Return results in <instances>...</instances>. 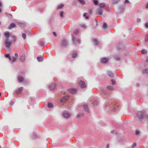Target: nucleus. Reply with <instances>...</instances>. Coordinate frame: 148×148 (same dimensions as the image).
Listing matches in <instances>:
<instances>
[{
    "label": "nucleus",
    "instance_id": "1",
    "mask_svg": "<svg viewBox=\"0 0 148 148\" xmlns=\"http://www.w3.org/2000/svg\"><path fill=\"white\" fill-rule=\"evenodd\" d=\"M145 114V112L140 111L138 112L137 113V116L140 119H143L144 118V115Z\"/></svg>",
    "mask_w": 148,
    "mask_h": 148
},
{
    "label": "nucleus",
    "instance_id": "2",
    "mask_svg": "<svg viewBox=\"0 0 148 148\" xmlns=\"http://www.w3.org/2000/svg\"><path fill=\"white\" fill-rule=\"evenodd\" d=\"M72 40L73 41L74 44L78 45L80 43V40L79 39L76 38L73 35H72Z\"/></svg>",
    "mask_w": 148,
    "mask_h": 148
},
{
    "label": "nucleus",
    "instance_id": "3",
    "mask_svg": "<svg viewBox=\"0 0 148 148\" xmlns=\"http://www.w3.org/2000/svg\"><path fill=\"white\" fill-rule=\"evenodd\" d=\"M8 38H6V40L5 41L4 43L6 47L7 48H9L12 44V42L9 41Z\"/></svg>",
    "mask_w": 148,
    "mask_h": 148
},
{
    "label": "nucleus",
    "instance_id": "4",
    "mask_svg": "<svg viewBox=\"0 0 148 148\" xmlns=\"http://www.w3.org/2000/svg\"><path fill=\"white\" fill-rule=\"evenodd\" d=\"M79 84L80 86L82 88H85L86 87L85 82L83 81L80 80Z\"/></svg>",
    "mask_w": 148,
    "mask_h": 148
},
{
    "label": "nucleus",
    "instance_id": "5",
    "mask_svg": "<svg viewBox=\"0 0 148 148\" xmlns=\"http://www.w3.org/2000/svg\"><path fill=\"white\" fill-rule=\"evenodd\" d=\"M103 9L98 8L96 10V13L97 14L101 15L103 13Z\"/></svg>",
    "mask_w": 148,
    "mask_h": 148
},
{
    "label": "nucleus",
    "instance_id": "6",
    "mask_svg": "<svg viewBox=\"0 0 148 148\" xmlns=\"http://www.w3.org/2000/svg\"><path fill=\"white\" fill-rule=\"evenodd\" d=\"M69 96L66 95L63 97L60 100L61 102L65 103L69 99Z\"/></svg>",
    "mask_w": 148,
    "mask_h": 148
},
{
    "label": "nucleus",
    "instance_id": "7",
    "mask_svg": "<svg viewBox=\"0 0 148 148\" xmlns=\"http://www.w3.org/2000/svg\"><path fill=\"white\" fill-rule=\"evenodd\" d=\"M62 114L66 118H68L71 116V114L70 113L66 112H63L62 113Z\"/></svg>",
    "mask_w": 148,
    "mask_h": 148
},
{
    "label": "nucleus",
    "instance_id": "8",
    "mask_svg": "<svg viewBox=\"0 0 148 148\" xmlns=\"http://www.w3.org/2000/svg\"><path fill=\"white\" fill-rule=\"evenodd\" d=\"M62 46L63 47H66L68 45V42L67 40L65 39H63L62 41Z\"/></svg>",
    "mask_w": 148,
    "mask_h": 148
},
{
    "label": "nucleus",
    "instance_id": "9",
    "mask_svg": "<svg viewBox=\"0 0 148 148\" xmlns=\"http://www.w3.org/2000/svg\"><path fill=\"white\" fill-rule=\"evenodd\" d=\"M23 88L22 87L19 88L17 90H15V93L16 94H19L21 93L23 90Z\"/></svg>",
    "mask_w": 148,
    "mask_h": 148
},
{
    "label": "nucleus",
    "instance_id": "10",
    "mask_svg": "<svg viewBox=\"0 0 148 148\" xmlns=\"http://www.w3.org/2000/svg\"><path fill=\"white\" fill-rule=\"evenodd\" d=\"M4 35L6 38H8L10 37L11 34H10L9 31H6L4 33Z\"/></svg>",
    "mask_w": 148,
    "mask_h": 148
},
{
    "label": "nucleus",
    "instance_id": "11",
    "mask_svg": "<svg viewBox=\"0 0 148 148\" xmlns=\"http://www.w3.org/2000/svg\"><path fill=\"white\" fill-rule=\"evenodd\" d=\"M17 79L19 83L22 82L23 80V78L22 75H19L18 76Z\"/></svg>",
    "mask_w": 148,
    "mask_h": 148
},
{
    "label": "nucleus",
    "instance_id": "12",
    "mask_svg": "<svg viewBox=\"0 0 148 148\" xmlns=\"http://www.w3.org/2000/svg\"><path fill=\"white\" fill-rule=\"evenodd\" d=\"M68 90L70 92L73 94L75 93L76 91V89L73 88L69 89Z\"/></svg>",
    "mask_w": 148,
    "mask_h": 148
},
{
    "label": "nucleus",
    "instance_id": "13",
    "mask_svg": "<svg viewBox=\"0 0 148 148\" xmlns=\"http://www.w3.org/2000/svg\"><path fill=\"white\" fill-rule=\"evenodd\" d=\"M44 60L42 56H38L37 60L39 62H41L43 61Z\"/></svg>",
    "mask_w": 148,
    "mask_h": 148
},
{
    "label": "nucleus",
    "instance_id": "14",
    "mask_svg": "<svg viewBox=\"0 0 148 148\" xmlns=\"http://www.w3.org/2000/svg\"><path fill=\"white\" fill-rule=\"evenodd\" d=\"M16 26V25L15 23H11L8 27L9 29H11L12 27H15Z\"/></svg>",
    "mask_w": 148,
    "mask_h": 148
},
{
    "label": "nucleus",
    "instance_id": "15",
    "mask_svg": "<svg viewBox=\"0 0 148 148\" xmlns=\"http://www.w3.org/2000/svg\"><path fill=\"white\" fill-rule=\"evenodd\" d=\"M83 106L84 110L88 112H89V108H88V106L86 104H84L83 105Z\"/></svg>",
    "mask_w": 148,
    "mask_h": 148
},
{
    "label": "nucleus",
    "instance_id": "16",
    "mask_svg": "<svg viewBox=\"0 0 148 148\" xmlns=\"http://www.w3.org/2000/svg\"><path fill=\"white\" fill-rule=\"evenodd\" d=\"M125 6H120L119 7V11L120 12H123L125 9Z\"/></svg>",
    "mask_w": 148,
    "mask_h": 148
},
{
    "label": "nucleus",
    "instance_id": "17",
    "mask_svg": "<svg viewBox=\"0 0 148 148\" xmlns=\"http://www.w3.org/2000/svg\"><path fill=\"white\" fill-rule=\"evenodd\" d=\"M101 61L103 63H106L108 61V59L106 58H102L101 59Z\"/></svg>",
    "mask_w": 148,
    "mask_h": 148
},
{
    "label": "nucleus",
    "instance_id": "18",
    "mask_svg": "<svg viewBox=\"0 0 148 148\" xmlns=\"http://www.w3.org/2000/svg\"><path fill=\"white\" fill-rule=\"evenodd\" d=\"M38 43L39 45L42 48V47L45 44V43L42 40H39V41Z\"/></svg>",
    "mask_w": 148,
    "mask_h": 148
},
{
    "label": "nucleus",
    "instance_id": "19",
    "mask_svg": "<svg viewBox=\"0 0 148 148\" xmlns=\"http://www.w3.org/2000/svg\"><path fill=\"white\" fill-rule=\"evenodd\" d=\"M107 73L108 75L111 77H113L114 76L113 74L112 71L110 70H108L107 71Z\"/></svg>",
    "mask_w": 148,
    "mask_h": 148
},
{
    "label": "nucleus",
    "instance_id": "20",
    "mask_svg": "<svg viewBox=\"0 0 148 148\" xmlns=\"http://www.w3.org/2000/svg\"><path fill=\"white\" fill-rule=\"evenodd\" d=\"M49 88L51 90H53L55 88V84H52L49 86Z\"/></svg>",
    "mask_w": 148,
    "mask_h": 148
},
{
    "label": "nucleus",
    "instance_id": "21",
    "mask_svg": "<svg viewBox=\"0 0 148 148\" xmlns=\"http://www.w3.org/2000/svg\"><path fill=\"white\" fill-rule=\"evenodd\" d=\"M31 137L33 139H35L37 138V133L36 132H33L32 133V134Z\"/></svg>",
    "mask_w": 148,
    "mask_h": 148
},
{
    "label": "nucleus",
    "instance_id": "22",
    "mask_svg": "<svg viewBox=\"0 0 148 148\" xmlns=\"http://www.w3.org/2000/svg\"><path fill=\"white\" fill-rule=\"evenodd\" d=\"M98 5L99 7V8L103 9L105 6V4L103 3H99Z\"/></svg>",
    "mask_w": 148,
    "mask_h": 148
},
{
    "label": "nucleus",
    "instance_id": "23",
    "mask_svg": "<svg viewBox=\"0 0 148 148\" xmlns=\"http://www.w3.org/2000/svg\"><path fill=\"white\" fill-rule=\"evenodd\" d=\"M114 58L116 60H119L120 59V57L117 55H114Z\"/></svg>",
    "mask_w": 148,
    "mask_h": 148
},
{
    "label": "nucleus",
    "instance_id": "24",
    "mask_svg": "<svg viewBox=\"0 0 148 148\" xmlns=\"http://www.w3.org/2000/svg\"><path fill=\"white\" fill-rule=\"evenodd\" d=\"M77 56V53L76 52L73 51L72 55V57L73 58H75Z\"/></svg>",
    "mask_w": 148,
    "mask_h": 148
},
{
    "label": "nucleus",
    "instance_id": "25",
    "mask_svg": "<svg viewBox=\"0 0 148 148\" xmlns=\"http://www.w3.org/2000/svg\"><path fill=\"white\" fill-rule=\"evenodd\" d=\"M25 59V57L23 56H22L20 57V60L21 62H23L24 61Z\"/></svg>",
    "mask_w": 148,
    "mask_h": 148
},
{
    "label": "nucleus",
    "instance_id": "26",
    "mask_svg": "<svg viewBox=\"0 0 148 148\" xmlns=\"http://www.w3.org/2000/svg\"><path fill=\"white\" fill-rule=\"evenodd\" d=\"M107 27V25L106 23L104 22L103 23V25L102 27L103 28V29H106Z\"/></svg>",
    "mask_w": 148,
    "mask_h": 148
},
{
    "label": "nucleus",
    "instance_id": "27",
    "mask_svg": "<svg viewBox=\"0 0 148 148\" xmlns=\"http://www.w3.org/2000/svg\"><path fill=\"white\" fill-rule=\"evenodd\" d=\"M93 42L95 45H97L98 44V41L96 38H94L93 39Z\"/></svg>",
    "mask_w": 148,
    "mask_h": 148
},
{
    "label": "nucleus",
    "instance_id": "28",
    "mask_svg": "<svg viewBox=\"0 0 148 148\" xmlns=\"http://www.w3.org/2000/svg\"><path fill=\"white\" fill-rule=\"evenodd\" d=\"M64 5L63 4H62L60 5H59L58 6L57 9H61V8H62L64 7Z\"/></svg>",
    "mask_w": 148,
    "mask_h": 148
},
{
    "label": "nucleus",
    "instance_id": "29",
    "mask_svg": "<svg viewBox=\"0 0 148 148\" xmlns=\"http://www.w3.org/2000/svg\"><path fill=\"white\" fill-rule=\"evenodd\" d=\"M10 37H12L13 38V41L14 42H15L16 40V37L15 36H13L12 35H11Z\"/></svg>",
    "mask_w": 148,
    "mask_h": 148
},
{
    "label": "nucleus",
    "instance_id": "30",
    "mask_svg": "<svg viewBox=\"0 0 148 148\" xmlns=\"http://www.w3.org/2000/svg\"><path fill=\"white\" fill-rule=\"evenodd\" d=\"M78 1L82 5H84L85 3V2L84 0H78Z\"/></svg>",
    "mask_w": 148,
    "mask_h": 148
},
{
    "label": "nucleus",
    "instance_id": "31",
    "mask_svg": "<svg viewBox=\"0 0 148 148\" xmlns=\"http://www.w3.org/2000/svg\"><path fill=\"white\" fill-rule=\"evenodd\" d=\"M84 115V114L83 113H79L77 114L76 116L78 117H80L83 116Z\"/></svg>",
    "mask_w": 148,
    "mask_h": 148
},
{
    "label": "nucleus",
    "instance_id": "32",
    "mask_svg": "<svg viewBox=\"0 0 148 148\" xmlns=\"http://www.w3.org/2000/svg\"><path fill=\"white\" fill-rule=\"evenodd\" d=\"M141 52L143 54H146L147 53V51L145 49H143L141 51Z\"/></svg>",
    "mask_w": 148,
    "mask_h": 148
},
{
    "label": "nucleus",
    "instance_id": "33",
    "mask_svg": "<svg viewBox=\"0 0 148 148\" xmlns=\"http://www.w3.org/2000/svg\"><path fill=\"white\" fill-rule=\"evenodd\" d=\"M107 88L109 90H114L113 87L111 86H107Z\"/></svg>",
    "mask_w": 148,
    "mask_h": 148
},
{
    "label": "nucleus",
    "instance_id": "34",
    "mask_svg": "<svg viewBox=\"0 0 148 148\" xmlns=\"http://www.w3.org/2000/svg\"><path fill=\"white\" fill-rule=\"evenodd\" d=\"M19 25L21 27H24L25 26V23H18Z\"/></svg>",
    "mask_w": 148,
    "mask_h": 148
},
{
    "label": "nucleus",
    "instance_id": "35",
    "mask_svg": "<svg viewBox=\"0 0 148 148\" xmlns=\"http://www.w3.org/2000/svg\"><path fill=\"white\" fill-rule=\"evenodd\" d=\"M143 73H146L148 74V69H143Z\"/></svg>",
    "mask_w": 148,
    "mask_h": 148
},
{
    "label": "nucleus",
    "instance_id": "36",
    "mask_svg": "<svg viewBox=\"0 0 148 148\" xmlns=\"http://www.w3.org/2000/svg\"><path fill=\"white\" fill-rule=\"evenodd\" d=\"M22 37L24 40H25L26 38V35L25 33H23L22 34Z\"/></svg>",
    "mask_w": 148,
    "mask_h": 148
},
{
    "label": "nucleus",
    "instance_id": "37",
    "mask_svg": "<svg viewBox=\"0 0 148 148\" xmlns=\"http://www.w3.org/2000/svg\"><path fill=\"white\" fill-rule=\"evenodd\" d=\"M93 2L95 5H97L98 4V2L97 0H93Z\"/></svg>",
    "mask_w": 148,
    "mask_h": 148
},
{
    "label": "nucleus",
    "instance_id": "38",
    "mask_svg": "<svg viewBox=\"0 0 148 148\" xmlns=\"http://www.w3.org/2000/svg\"><path fill=\"white\" fill-rule=\"evenodd\" d=\"M48 106L49 107L51 108L53 107V104L51 103H49L48 104Z\"/></svg>",
    "mask_w": 148,
    "mask_h": 148
},
{
    "label": "nucleus",
    "instance_id": "39",
    "mask_svg": "<svg viewBox=\"0 0 148 148\" xmlns=\"http://www.w3.org/2000/svg\"><path fill=\"white\" fill-rule=\"evenodd\" d=\"M98 103V102L97 101H94L93 102V105L95 106H96V105H97Z\"/></svg>",
    "mask_w": 148,
    "mask_h": 148
},
{
    "label": "nucleus",
    "instance_id": "40",
    "mask_svg": "<svg viewBox=\"0 0 148 148\" xmlns=\"http://www.w3.org/2000/svg\"><path fill=\"white\" fill-rule=\"evenodd\" d=\"M2 6V2L0 1V13L1 12L2 9L1 7Z\"/></svg>",
    "mask_w": 148,
    "mask_h": 148
},
{
    "label": "nucleus",
    "instance_id": "41",
    "mask_svg": "<svg viewBox=\"0 0 148 148\" xmlns=\"http://www.w3.org/2000/svg\"><path fill=\"white\" fill-rule=\"evenodd\" d=\"M64 13V12L63 11H61L60 12V15L61 17H64V15H63Z\"/></svg>",
    "mask_w": 148,
    "mask_h": 148
},
{
    "label": "nucleus",
    "instance_id": "42",
    "mask_svg": "<svg viewBox=\"0 0 148 148\" xmlns=\"http://www.w3.org/2000/svg\"><path fill=\"white\" fill-rule=\"evenodd\" d=\"M79 32V30L77 29H76L73 32V33L75 34H77Z\"/></svg>",
    "mask_w": 148,
    "mask_h": 148
},
{
    "label": "nucleus",
    "instance_id": "43",
    "mask_svg": "<svg viewBox=\"0 0 148 148\" xmlns=\"http://www.w3.org/2000/svg\"><path fill=\"white\" fill-rule=\"evenodd\" d=\"M79 26L80 27H83V28H85L86 27V26L84 24H80L79 25Z\"/></svg>",
    "mask_w": 148,
    "mask_h": 148
},
{
    "label": "nucleus",
    "instance_id": "44",
    "mask_svg": "<svg viewBox=\"0 0 148 148\" xmlns=\"http://www.w3.org/2000/svg\"><path fill=\"white\" fill-rule=\"evenodd\" d=\"M5 56L6 58H8L10 57V56L9 54L7 53V54H5Z\"/></svg>",
    "mask_w": 148,
    "mask_h": 148
},
{
    "label": "nucleus",
    "instance_id": "45",
    "mask_svg": "<svg viewBox=\"0 0 148 148\" xmlns=\"http://www.w3.org/2000/svg\"><path fill=\"white\" fill-rule=\"evenodd\" d=\"M119 1V0H113L112 3H113L115 4L117 3Z\"/></svg>",
    "mask_w": 148,
    "mask_h": 148
},
{
    "label": "nucleus",
    "instance_id": "46",
    "mask_svg": "<svg viewBox=\"0 0 148 148\" xmlns=\"http://www.w3.org/2000/svg\"><path fill=\"white\" fill-rule=\"evenodd\" d=\"M144 118H145L146 119H148V114H147L145 112V114L144 115Z\"/></svg>",
    "mask_w": 148,
    "mask_h": 148
},
{
    "label": "nucleus",
    "instance_id": "47",
    "mask_svg": "<svg viewBox=\"0 0 148 148\" xmlns=\"http://www.w3.org/2000/svg\"><path fill=\"white\" fill-rule=\"evenodd\" d=\"M7 16L9 18H12V16L11 14H8L7 15Z\"/></svg>",
    "mask_w": 148,
    "mask_h": 148
},
{
    "label": "nucleus",
    "instance_id": "48",
    "mask_svg": "<svg viewBox=\"0 0 148 148\" xmlns=\"http://www.w3.org/2000/svg\"><path fill=\"white\" fill-rule=\"evenodd\" d=\"M136 145V143H133L132 145V148H134L135 147Z\"/></svg>",
    "mask_w": 148,
    "mask_h": 148
},
{
    "label": "nucleus",
    "instance_id": "49",
    "mask_svg": "<svg viewBox=\"0 0 148 148\" xmlns=\"http://www.w3.org/2000/svg\"><path fill=\"white\" fill-rule=\"evenodd\" d=\"M12 58H13V59H12V61L13 62H14L16 60V58H15L14 57H13Z\"/></svg>",
    "mask_w": 148,
    "mask_h": 148
},
{
    "label": "nucleus",
    "instance_id": "50",
    "mask_svg": "<svg viewBox=\"0 0 148 148\" xmlns=\"http://www.w3.org/2000/svg\"><path fill=\"white\" fill-rule=\"evenodd\" d=\"M145 26L147 28H148V22H146L145 23Z\"/></svg>",
    "mask_w": 148,
    "mask_h": 148
},
{
    "label": "nucleus",
    "instance_id": "51",
    "mask_svg": "<svg viewBox=\"0 0 148 148\" xmlns=\"http://www.w3.org/2000/svg\"><path fill=\"white\" fill-rule=\"evenodd\" d=\"M145 42H146L148 41V36H147L145 37Z\"/></svg>",
    "mask_w": 148,
    "mask_h": 148
},
{
    "label": "nucleus",
    "instance_id": "52",
    "mask_svg": "<svg viewBox=\"0 0 148 148\" xmlns=\"http://www.w3.org/2000/svg\"><path fill=\"white\" fill-rule=\"evenodd\" d=\"M92 10L91 9H89V13L90 14H92Z\"/></svg>",
    "mask_w": 148,
    "mask_h": 148
},
{
    "label": "nucleus",
    "instance_id": "53",
    "mask_svg": "<svg viewBox=\"0 0 148 148\" xmlns=\"http://www.w3.org/2000/svg\"><path fill=\"white\" fill-rule=\"evenodd\" d=\"M111 81H112V84H113V85H114V84H115V82L113 80V79H112L111 80Z\"/></svg>",
    "mask_w": 148,
    "mask_h": 148
},
{
    "label": "nucleus",
    "instance_id": "54",
    "mask_svg": "<svg viewBox=\"0 0 148 148\" xmlns=\"http://www.w3.org/2000/svg\"><path fill=\"white\" fill-rule=\"evenodd\" d=\"M141 20L140 18H137V22L139 23L140 22Z\"/></svg>",
    "mask_w": 148,
    "mask_h": 148
},
{
    "label": "nucleus",
    "instance_id": "55",
    "mask_svg": "<svg viewBox=\"0 0 148 148\" xmlns=\"http://www.w3.org/2000/svg\"><path fill=\"white\" fill-rule=\"evenodd\" d=\"M14 104V102L13 101H11L10 103V105L11 106H12Z\"/></svg>",
    "mask_w": 148,
    "mask_h": 148
},
{
    "label": "nucleus",
    "instance_id": "56",
    "mask_svg": "<svg viewBox=\"0 0 148 148\" xmlns=\"http://www.w3.org/2000/svg\"><path fill=\"white\" fill-rule=\"evenodd\" d=\"M112 110L113 112H115L116 111V109H115V108L114 106H113L112 107Z\"/></svg>",
    "mask_w": 148,
    "mask_h": 148
},
{
    "label": "nucleus",
    "instance_id": "57",
    "mask_svg": "<svg viewBox=\"0 0 148 148\" xmlns=\"http://www.w3.org/2000/svg\"><path fill=\"white\" fill-rule=\"evenodd\" d=\"M111 132L112 133H116V130H113L111 131Z\"/></svg>",
    "mask_w": 148,
    "mask_h": 148
},
{
    "label": "nucleus",
    "instance_id": "58",
    "mask_svg": "<svg viewBox=\"0 0 148 148\" xmlns=\"http://www.w3.org/2000/svg\"><path fill=\"white\" fill-rule=\"evenodd\" d=\"M139 134V132L138 131H136V134L137 135H138Z\"/></svg>",
    "mask_w": 148,
    "mask_h": 148
},
{
    "label": "nucleus",
    "instance_id": "59",
    "mask_svg": "<svg viewBox=\"0 0 148 148\" xmlns=\"http://www.w3.org/2000/svg\"><path fill=\"white\" fill-rule=\"evenodd\" d=\"M53 34L55 36H57V34H56V32H53Z\"/></svg>",
    "mask_w": 148,
    "mask_h": 148
},
{
    "label": "nucleus",
    "instance_id": "60",
    "mask_svg": "<svg viewBox=\"0 0 148 148\" xmlns=\"http://www.w3.org/2000/svg\"><path fill=\"white\" fill-rule=\"evenodd\" d=\"M129 3V1L128 0H125V3Z\"/></svg>",
    "mask_w": 148,
    "mask_h": 148
},
{
    "label": "nucleus",
    "instance_id": "61",
    "mask_svg": "<svg viewBox=\"0 0 148 148\" xmlns=\"http://www.w3.org/2000/svg\"><path fill=\"white\" fill-rule=\"evenodd\" d=\"M14 55L16 57H17L18 56V54L17 53H16L15 54H14Z\"/></svg>",
    "mask_w": 148,
    "mask_h": 148
},
{
    "label": "nucleus",
    "instance_id": "62",
    "mask_svg": "<svg viewBox=\"0 0 148 148\" xmlns=\"http://www.w3.org/2000/svg\"><path fill=\"white\" fill-rule=\"evenodd\" d=\"M87 14V13H84L83 14V16H86V14Z\"/></svg>",
    "mask_w": 148,
    "mask_h": 148
},
{
    "label": "nucleus",
    "instance_id": "63",
    "mask_svg": "<svg viewBox=\"0 0 148 148\" xmlns=\"http://www.w3.org/2000/svg\"><path fill=\"white\" fill-rule=\"evenodd\" d=\"M109 144H108L107 145L106 148H109Z\"/></svg>",
    "mask_w": 148,
    "mask_h": 148
},
{
    "label": "nucleus",
    "instance_id": "64",
    "mask_svg": "<svg viewBox=\"0 0 148 148\" xmlns=\"http://www.w3.org/2000/svg\"><path fill=\"white\" fill-rule=\"evenodd\" d=\"M146 8H148V3H147L146 6Z\"/></svg>",
    "mask_w": 148,
    "mask_h": 148
}]
</instances>
